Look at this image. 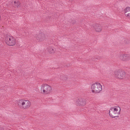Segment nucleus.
Returning <instances> with one entry per match:
<instances>
[{"mask_svg": "<svg viewBox=\"0 0 130 130\" xmlns=\"http://www.w3.org/2000/svg\"><path fill=\"white\" fill-rule=\"evenodd\" d=\"M17 104L19 107L24 109L28 108L31 105V103L29 100L23 99L19 100Z\"/></svg>", "mask_w": 130, "mask_h": 130, "instance_id": "nucleus-1", "label": "nucleus"}, {"mask_svg": "<svg viewBox=\"0 0 130 130\" xmlns=\"http://www.w3.org/2000/svg\"><path fill=\"white\" fill-rule=\"evenodd\" d=\"M40 90L41 93L45 95L50 94L52 91L51 87L45 83L41 85Z\"/></svg>", "mask_w": 130, "mask_h": 130, "instance_id": "nucleus-2", "label": "nucleus"}, {"mask_svg": "<svg viewBox=\"0 0 130 130\" xmlns=\"http://www.w3.org/2000/svg\"><path fill=\"white\" fill-rule=\"evenodd\" d=\"M121 109L119 106H115L110 109L109 112L110 116L112 118H115L118 116L120 113Z\"/></svg>", "mask_w": 130, "mask_h": 130, "instance_id": "nucleus-3", "label": "nucleus"}, {"mask_svg": "<svg viewBox=\"0 0 130 130\" xmlns=\"http://www.w3.org/2000/svg\"><path fill=\"white\" fill-rule=\"evenodd\" d=\"M5 40L6 44L10 46H14L16 43V39L11 36H6L5 38Z\"/></svg>", "mask_w": 130, "mask_h": 130, "instance_id": "nucleus-4", "label": "nucleus"}, {"mask_svg": "<svg viewBox=\"0 0 130 130\" xmlns=\"http://www.w3.org/2000/svg\"><path fill=\"white\" fill-rule=\"evenodd\" d=\"M91 91L93 93H99L102 90V86L99 83H96L91 85Z\"/></svg>", "mask_w": 130, "mask_h": 130, "instance_id": "nucleus-5", "label": "nucleus"}, {"mask_svg": "<svg viewBox=\"0 0 130 130\" xmlns=\"http://www.w3.org/2000/svg\"><path fill=\"white\" fill-rule=\"evenodd\" d=\"M114 73L116 76L119 79H122L125 76V72L120 70L115 71Z\"/></svg>", "mask_w": 130, "mask_h": 130, "instance_id": "nucleus-6", "label": "nucleus"}, {"mask_svg": "<svg viewBox=\"0 0 130 130\" xmlns=\"http://www.w3.org/2000/svg\"><path fill=\"white\" fill-rule=\"evenodd\" d=\"M36 39L38 42H42L46 39V36L44 34L39 33L36 36Z\"/></svg>", "mask_w": 130, "mask_h": 130, "instance_id": "nucleus-7", "label": "nucleus"}, {"mask_svg": "<svg viewBox=\"0 0 130 130\" xmlns=\"http://www.w3.org/2000/svg\"><path fill=\"white\" fill-rule=\"evenodd\" d=\"M76 103L77 105L84 106L86 104L85 100L82 98H79L76 100Z\"/></svg>", "mask_w": 130, "mask_h": 130, "instance_id": "nucleus-8", "label": "nucleus"}, {"mask_svg": "<svg viewBox=\"0 0 130 130\" xmlns=\"http://www.w3.org/2000/svg\"><path fill=\"white\" fill-rule=\"evenodd\" d=\"M95 31L98 32H100L102 30V27L101 25L98 24H95L93 26Z\"/></svg>", "mask_w": 130, "mask_h": 130, "instance_id": "nucleus-9", "label": "nucleus"}, {"mask_svg": "<svg viewBox=\"0 0 130 130\" xmlns=\"http://www.w3.org/2000/svg\"><path fill=\"white\" fill-rule=\"evenodd\" d=\"M55 49L53 47L48 46L46 49L47 51L50 54H53L55 53Z\"/></svg>", "mask_w": 130, "mask_h": 130, "instance_id": "nucleus-10", "label": "nucleus"}, {"mask_svg": "<svg viewBox=\"0 0 130 130\" xmlns=\"http://www.w3.org/2000/svg\"><path fill=\"white\" fill-rule=\"evenodd\" d=\"M125 14L126 16L130 17V7H126L124 10Z\"/></svg>", "mask_w": 130, "mask_h": 130, "instance_id": "nucleus-11", "label": "nucleus"}, {"mask_svg": "<svg viewBox=\"0 0 130 130\" xmlns=\"http://www.w3.org/2000/svg\"><path fill=\"white\" fill-rule=\"evenodd\" d=\"M14 4H13V7H14L18 8L20 7V3L18 1H15L14 2Z\"/></svg>", "mask_w": 130, "mask_h": 130, "instance_id": "nucleus-12", "label": "nucleus"}, {"mask_svg": "<svg viewBox=\"0 0 130 130\" xmlns=\"http://www.w3.org/2000/svg\"><path fill=\"white\" fill-rule=\"evenodd\" d=\"M128 55H123L121 56L120 57L121 59L123 60H124L128 59Z\"/></svg>", "mask_w": 130, "mask_h": 130, "instance_id": "nucleus-13", "label": "nucleus"}, {"mask_svg": "<svg viewBox=\"0 0 130 130\" xmlns=\"http://www.w3.org/2000/svg\"><path fill=\"white\" fill-rule=\"evenodd\" d=\"M60 79L61 81H64L67 80V78L64 75H61L60 76Z\"/></svg>", "mask_w": 130, "mask_h": 130, "instance_id": "nucleus-14", "label": "nucleus"}, {"mask_svg": "<svg viewBox=\"0 0 130 130\" xmlns=\"http://www.w3.org/2000/svg\"><path fill=\"white\" fill-rule=\"evenodd\" d=\"M70 22L72 24H74L75 23V20H72L70 21Z\"/></svg>", "mask_w": 130, "mask_h": 130, "instance_id": "nucleus-15", "label": "nucleus"}, {"mask_svg": "<svg viewBox=\"0 0 130 130\" xmlns=\"http://www.w3.org/2000/svg\"><path fill=\"white\" fill-rule=\"evenodd\" d=\"M0 130H4V129L0 127Z\"/></svg>", "mask_w": 130, "mask_h": 130, "instance_id": "nucleus-16", "label": "nucleus"}, {"mask_svg": "<svg viewBox=\"0 0 130 130\" xmlns=\"http://www.w3.org/2000/svg\"><path fill=\"white\" fill-rule=\"evenodd\" d=\"M70 2H73L74 0H69Z\"/></svg>", "mask_w": 130, "mask_h": 130, "instance_id": "nucleus-17", "label": "nucleus"}]
</instances>
